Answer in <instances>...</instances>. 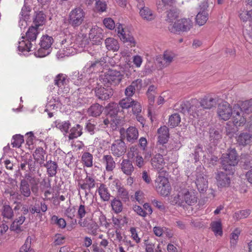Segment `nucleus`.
Masks as SVG:
<instances>
[{"label": "nucleus", "instance_id": "f704fd0d", "mask_svg": "<svg viewBox=\"0 0 252 252\" xmlns=\"http://www.w3.org/2000/svg\"><path fill=\"white\" fill-rule=\"evenodd\" d=\"M164 164V159L161 155L156 154L151 159V164L152 166L157 170H161Z\"/></svg>", "mask_w": 252, "mask_h": 252}, {"label": "nucleus", "instance_id": "6ab92c4d", "mask_svg": "<svg viewBox=\"0 0 252 252\" xmlns=\"http://www.w3.org/2000/svg\"><path fill=\"white\" fill-rule=\"evenodd\" d=\"M142 82L141 79L133 81L129 86L126 88L125 92L126 95L130 97L134 94L136 90H140L142 87Z\"/></svg>", "mask_w": 252, "mask_h": 252}, {"label": "nucleus", "instance_id": "9d476101", "mask_svg": "<svg viewBox=\"0 0 252 252\" xmlns=\"http://www.w3.org/2000/svg\"><path fill=\"white\" fill-rule=\"evenodd\" d=\"M116 31L122 41L131 47L135 46L136 41L133 35L127 29L124 28L122 24L117 25Z\"/></svg>", "mask_w": 252, "mask_h": 252}, {"label": "nucleus", "instance_id": "338daca9", "mask_svg": "<svg viewBox=\"0 0 252 252\" xmlns=\"http://www.w3.org/2000/svg\"><path fill=\"white\" fill-rule=\"evenodd\" d=\"M25 217L24 216H20L16 219L12 223L13 229H18L20 226L23 223L25 220Z\"/></svg>", "mask_w": 252, "mask_h": 252}, {"label": "nucleus", "instance_id": "8fccbe9b", "mask_svg": "<svg viewBox=\"0 0 252 252\" xmlns=\"http://www.w3.org/2000/svg\"><path fill=\"white\" fill-rule=\"evenodd\" d=\"M24 137L20 134H16L12 137L11 145L13 147L19 148L24 142Z\"/></svg>", "mask_w": 252, "mask_h": 252}, {"label": "nucleus", "instance_id": "473e14b6", "mask_svg": "<svg viewBox=\"0 0 252 252\" xmlns=\"http://www.w3.org/2000/svg\"><path fill=\"white\" fill-rule=\"evenodd\" d=\"M19 191L21 195L28 198L31 195V190L28 182L25 179H22L19 185Z\"/></svg>", "mask_w": 252, "mask_h": 252}, {"label": "nucleus", "instance_id": "39448f33", "mask_svg": "<svg viewBox=\"0 0 252 252\" xmlns=\"http://www.w3.org/2000/svg\"><path fill=\"white\" fill-rule=\"evenodd\" d=\"M86 14V12L81 6L72 8L68 15V24L74 29L78 28L84 23Z\"/></svg>", "mask_w": 252, "mask_h": 252}, {"label": "nucleus", "instance_id": "4be33fe9", "mask_svg": "<svg viewBox=\"0 0 252 252\" xmlns=\"http://www.w3.org/2000/svg\"><path fill=\"white\" fill-rule=\"evenodd\" d=\"M204 112L205 109H210L215 107L217 104V100L210 95H206L199 101Z\"/></svg>", "mask_w": 252, "mask_h": 252}, {"label": "nucleus", "instance_id": "37998d69", "mask_svg": "<svg viewBox=\"0 0 252 252\" xmlns=\"http://www.w3.org/2000/svg\"><path fill=\"white\" fill-rule=\"evenodd\" d=\"M252 138V135L250 134L243 133L239 136L237 142L240 145L245 146L250 144Z\"/></svg>", "mask_w": 252, "mask_h": 252}, {"label": "nucleus", "instance_id": "864d4df0", "mask_svg": "<svg viewBox=\"0 0 252 252\" xmlns=\"http://www.w3.org/2000/svg\"><path fill=\"white\" fill-rule=\"evenodd\" d=\"M90 211V210L88 207L83 204H80L77 211L78 217L80 219H82L83 218L85 217L87 214L89 213Z\"/></svg>", "mask_w": 252, "mask_h": 252}, {"label": "nucleus", "instance_id": "a878e982", "mask_svg": "<svg viewBox=\"0 0 252 252\" xmlns=\"http://www.w3.org/2000/svg\"><path fill=\"white\" fill-rule=\"evenodd\" d=\"M70 126V123L68 121H62L60 120L54 121L52 124V127H56L60 129L64 135L68 132Z\"/></svg>", "mask_w": 252, "mask_h": 252}, {"label": "nucleus", "instance_id": "49530a36", "mask_svg": "<svg viewBox=\"0 0 252 252\" xmlns=\"http://www.w3.org/2000/svg\"><path fill=\"white\" fill-rule=\"evenodd\" d=\"M99 63V61H95L94 62H90L83 68L82 71L84 74H90L94 70V68Z\"/></svg>", "mask_w": 252, "mask_h": 252}, {"label": "nucleus", "instance_id": "aec40b11", "mask_svg": "<svg viewBox=\"0 0 252 252\" xmlns=\"http://www.w3.org/2000/svg\"><path fill=\"white\" fill-rule=\"evenodd\" d=\"M195 184L200 192L205 191L208 188V181L206 176L202 174H198L196 175Z\"/></svg>", "mask_w": 252, "mask_h": 252}, {"label": "nucleus", "instance_id": "79ce46f5", "mask_svg": "<svg viewBox=\"0 0 252 252\" xmlns=\"http://www.w3.org/2000/svg\"><path fill=\"white\" fill-rule=\"evenodd\" d=\"M81 160L85 166L91 167L93 166V156L89 152H85L82 156Z\"/></svg>", "mask_w": 252, "mask_h": 252}, {"label": "nucleus", "instance_id": "2eb2a0df", "mask_svg": "<svg viewBox=\"0 0 252 252\" xmlns=\"http://www.w3.org/2000/svg\"><path fill=\"white\" fill-rule=\"evenodd\" d=\"M239 105H235L233 107V123L236 126H241L246 124V116L239 111Z\"/></svg>", "mask_w": 252, "mask_h": 252}, {"label": "nucleus", "instance_id": "4c0bfd02", "mask_svg": "<svg viewBox=\"0 0 252 252\" xmlns=\"http://www.w3.org/2000/svg\"><path fill=\"white\" fill-rule=\"evenodd\" d=\"M105 44L106 48L109 50L117 51L120 48L118 41L112 37L107 38L105 40Z\"/></svg>", "mask_w": 252, "mask_h": 252}, {"label": "nucleus", "instance_id": "680f3d73", "mask_svg": "<svg viewBox=\"0 0 252 252\" xmlns=\"http://www.w3.org/2000/svg\"><path fill=\"white\" fill-rule=\"evenodd\" d=\"M162 3L158 4V9L159 12H162L166 9L167 5H171L173 3L175 0H161Z\"/></svg>", "mask_w": 252, "mask_h": 252}, {"label": "nucleus", "instance_id": "a19ab883", "mask_svg": "<svg viewBox=\"0 0 252 252\" xmlns=\"http://www.w3.org/2000/svg\"><path fill=\"white\" fill-rule=\"evenodd\" d=\"M1 216L3 218L11 220L14 216V213L11 207L4 204L2 208Z\"/></svg>", "mask_w": 252, "mask_h": 252}, {"label": "nucleus", "instance_id": "393cba45", "mask_svg": "<svg viewBox=\"0 0 252 252\" xmlns=\"http://www.w3.org/2000/svg\"><path fill=\"white\" fill-rule=\"evenodd\" d=\"M120 168L123 173L127 176H130L134 170L132 162L128 159L122 160Z\"/></svg>", "mask_w": 252, "mask_h": 252}, {"label": "nucleus", "instance_id": "72a5a7b5", "mask_svg": "<svg viewBox=\"0 0 252 252\" xmlns=\"http://www.w3.org/2000/svg\"><path fill=\"white\" fill-rule=\"evenodd\" d=\"M48 205L44 201H40L39 203H36L34 205L30 208V212L32 214L35 213L39 214L41 212L45 213L47 211Z\"/></svg>", "mask_w": 252, "mask_h": 252}, {"label": "nucleus", "instance_id": "3c124183", "mask_svg": "<svg viewBox=\"0 0 252 252\" xmlns=\"http://www.w3.org/2000/svg\"><path fill=\"white\" fill-rule=\"evenodd\" d=\"M239 17L243 22L249 21L250 25H252V10L243 11L240 14Z\"/></svg>", "mask_w": 252, "mask_h": 252}, {"label": "nucleus", "instance_id": "7c9ffc66", "mask_svg": "<svg viewBox=\"0 0 252 252\" xmlns=\"http://www.w3.org/2000/svg\"><path fill=\"white\" fill-rule=\"evenodd\" d=\"M85 78L86 75L82 72L80 73L78 71H74L70 76L69 79L75 85L80 86L84 84Z\"/></svg>", "mask_w": 252, "mask_h": 252}, {"label": "nucleus", "instance_id": "a18cd8bd", "mask_svg": "<svg viewBox=\"0 0 252 252\" xmlns=\"http://www.w3.org/2000/svg\"><path fill=\"white\" fill-rule=\"evenodd\" d=\"M239 111L244 114L252 112V103L249 101L243 102L239 106Z\"/></svg>", "mask_w": 252, "mask_h": 252}, {"label": "nucleus", "instance_id": "bb28decb", "mask_svg": "<svg viewBox=\"0 0 252 252\" xmlns=\"http://www.w3.org/2000/svg\"><path fill=\"white\" fill-rule=\"evenodd\" d=\"M95 181L92 176H87L82 184L79 183V186L80 188L84 190L87 194V190L90 191L91 189H94L95 186Z\"/></svg>", "mask_w": 252, "mask_h": 252}, {"label": "nucleus", "instance_id": "20e7f679", "mask_svg": "<svg viewBox=\"0 0 252 252\" xmlns=\"http://www.w3.org/2000/svg\"><path fill=\"white\" fill-rule=\"evenodd\" d=\"M171 202L173 204H178L180 206H184L185 204L192 205L197 202V197L193 191H189L184 189H181L171 199Z\"/></svg>", "mask_w": 252, "mask_h": 252}, {"label": "nucleus", "instance_id": "09e8293b", "mask_svg": "<svg viewBox=\"0 0 252 252\" xmlns=\"http://www.w3.org/2000/svg\"><path fill=\"white\" fill-rule=\"evenodd\" d=\"M225 129L226 134L232 136L234 133L238 131V127L232 122L229 121L226 123Z\"/></svg>", "mask_w": 252, "mask_h": 252}, {"label": "nucleus", "instance_id": "774afa93", "mask_svg": "<svg viewBox=\"0 0 252 252\" xmlns=\"http://www.w3.org/2000/svg\"><path fill=\"white\" fill-rule=\"evenodd\" d=\"M103 22L104 25L108 29L112 30L114 29L115 26V22L111 18H105Z\"/></svg>", "mask_w": 252, "mask_h": 252}, {"label": "nucleus", "instance_id": "dca6fc26", "mask_svg": "<svg viewBox=\"0 0 252 252\" xmlns=\"http://www.w3.org/2000/svg\"><path fill=\"white\" fill-rule=\"evenodd\" d=\"M95 96L99 99L102 100H107L110 98L113 94L112 89L107 87H98L94 90Z\"/></svg>", "mask_w": 252, "mask_h": 252}, {"label": "nucleus", "instance_id": "9b49d317", "mask_svg": "<svg viewBox=\"0 0 252 252\" xmlns=\"http://www.w3.org/2000/svg\"><path fill=\"white\" fill-rule=\"evenodd\" d=\"M155 188L157 191L163 196H168L171 190V187L167 178L158 176L155 180Z\"/></svg>", "mask_w": 252, "mask_h": 252}, {"label": "nucleus", "instance_id": "c756f323", "mask_svg": "<svg viewBox=\"0 0 252 252\" xmlns=\"http://www.w3.org/2000/svg\"><path fill=\"white\" fill-rule=\"evenodd\" d=\"M233 114V110L232 111L230 104L226 101L221 102V120L226 121Z\"/></svg>", "mask_w": 252, "mask_h": 252}, {"label": "nucleus", "instance_id": "e433bc0d", "mask_svg": "<svg viewBox=\"0 0 252 252\" xmlns=\"http://www.w3.org/2000/svg\"><path fill=\"white\" fill-rule=\"evenodd\" d=\"M97 191L103 201H107L110 199L111 195L105 184H101L97 189Z\"/></svg>", "mask_w": 252, "mask_h": 252}, {"label": "nucleus", "instance_id": "b1692460", "mask_svg": "<svg viewBox=\"0 0 252 252\" xmlns=\"http://www.w3.org/2000/svg\"><path fill=\"white\" fill-rule=\"evenodd\" d=\"M46 152L42 147L36 148L32 154L34 159L36 161L37 163L40 167H43L45 163L44 156Z\"/></svg>", "mask_w": 252, "mask_h": 252}, {"label": "nucleus", "instance_id": "f257e3e1", "mask_svg": "<svg viewBox=\"0 0 252 252\" xmlns=\"http://www.w3.org/2000/svg\"><path fill=\"white\" fill-rule=\"evenodd\" d=\"M238 162V155L235 149L221 156V187H228L230 184V176L235 171L234 166Z\"/></svg>", "mask_w": 252, "mask_h": 252}, {"label": "nucleus", "instance_id": "6e6552de", "mask_svg": "<svg viewBox=\"0 0 252 252\" xmlns=\"http://www.w3.org/2000/svg\"><path fill=\"white\" fill-rule=\"evenodd\" d=\"M67 42V39H65L62 41L61 44L63 46V49H66V50H64L65 53H64L65 55H68L72 53L73 48L76 45L77 46L80 47L83 49H88L90 46H89V40L86 35L83 34L78 35L75 40V43L73 46L67 47L64 44Z\"/></svg>", "mask_w": 252, "mask_h": 252}, {"label": "nucleus", "instance_id": "0eeeda50", "mask_svg": "<svg viewBox=\"0 0 252 252\" xmlns=\"http://www.w3.org/2000/svg\"><path fill=\"white\" fill-rule=\"evenodd\" d=\"M103 30L96 26L93 27L90 31L89 36L90 39L92 41V45L90 46V50L92 49L95 51H98L100 47L98 46V45L101 43V40L103 38Z\"/></svg>", "mask_w": 252, "mask_h": 252}, {"label": "nucleus", "instance_id": "cd10ccee", "mask_svg": "<svg viewBox=\"0 0 252 252\" xmlns=\"http://www.w3.org/2000/svg\"><path fill=\"white\" fill-rule=\"evenodd\" d=\"M138 8L140 9V15L143 19L150 21L155 19V14L149 7H146L144 5L143 6H139Z\"/></svg>", "mask_w": 252, "mask_h": 252}, {"label": "nucleus", "instance_id": "f03ea898", "mask_svg": "<svg viewBox=\"0 0 252 252\" xmlns=\"http://www.w3.org/2000/svg\"><path fill=\"white\" fill-rule=\"evenodd\" d=\"M176 109L184 114H188L190 117H192L191 119H200L204 114L199 100L196 99H191L189 101L182 102Z\"/></svg>", "mask_w": 252, "mask_h": 252}, {"label": "nucleus", "instance_id": "ddd939ff", "mask_svg": "<svg viewBox=\"0 0 252 252\" xmlns=\"http://www.w3.org/2000/svg\"><path fill=\"white\" fill-rule=\"evenodd\" d=\"M127 147L121 139L115 140L110 147L111 153L115 157L120 158L126 153Z\"/></svg>", "mask_w": 252, "mask_h": 252}, {"label": "nucleus", "instance_id": "f3484780", "mask_svg": "<svg viewBox=\"0 0 252 252\" xmlns=\"http://www.w3.org/2000/svg\"><path fill=\"white\" fill-rule=\"evenodd\" d=\"M83 92L84 91L80 88L73 94L71 98L74 105L80 106L86 103L87 101L86 95L83 93Z\"/></svg>", "mask_w": 252, "mask_h": 252}, {"label": "nucleus", "instance_id": "4d7b16f0", "mask_svg": "<svg viewBox=\"0 0 252 252\" xmlns=\"http://www.w3.org/2000/svg\"><path fill=\"white\" fill-rule=\"evenodd\" d=\"M89 233L91 235L95 236L97 234L98 226L97 224L93 221H91L88 223V226L87 227Z\"/></svg>", "mask_w": 252, "mask_h": 252}, {"label": "nucleus", "instance_id": "f8f14e48", "mask_svg": "<svg viewBox=\"0 0 252 252\" xmlns=\"http://www.w3.org/2000/svg\"><path fill=\"white\" fill-rule=\"evenodd\" d=\"M192 26L193 22L189 18H183L175 22L172 28H169V30L173 32H187L192 27Z\"/></svg>", "mask_w": 252, "mask_h": 252}, {"label": "nucleus", "instance_id": "de8ad7c7", "mask_svg": "<svg viewBox=\"0 0 252 252\" xmlns=\"http://www.w3.org/2000/svg\"><path fill=\"white\" fill-rule=\"evenodd\" d=\"M175 57V54L172 51H166L164 52L163 56V59L165 62V64L163 66H166L169 65L173 60Z\"/></svg>", "mask_w": 252, "mask_h": 252}, {"label": "nucleus", "instance_id": "58836bf2", "mask_svg": "<svg viewBox=\"0 0 252 252\" xmlns=\"http://www.w3.org/2000/svg\"><path fill=\"white\" fill-rule=\"evenodd\" d=\"M69 79L67 76L64 74H59L57 75L54 79L55 85L61 88L67 84Z\"/></svg>", "mask_w": 252, "mask_h": 252}, {"label": "nucleus", "instance_id": "c9c22d12", "mask_svg": "<svg viewBox=\"0 0 252 252\" xmlns=\"http://www.w3.org/2000/svg\"><path fill=\"white\" fill-rule=\"evenodd\" d=\"M82 130L83 127L81 125L79 124L75 125L70 129L68 139L72 140L80 136L83 133Z\"/></svg>", "mask_w": 252, "mask_h": 252}, {"label": "nucleus", "instance_id": "2f4dec72", "mask_svg": "<svg viewBox=\"0 0 252 252\" xmlns=\"http://www.w3.org/2000/svg\"><path fill=\"white\" fill-rule=\"evenodd\" d=\"M158 142L161 144H164L168 141L169 138V130L167 126H161L158 130Z\"/></svg>", "mask_w": 252, "mask_h": 252}, {"label": "nucleus", "instance_id": "412c9836", "mask_svg": "<svg viewBox=\"0 0 252 252\" xmlns=\"http://www.w3.org/2000/svg\"><path fill=\"white\" fill-rule=\"evenodd\" d=\"M43 166L46 167L47 174L49 177H53L56 175L58 168L56 161L52 160H47Z\"/></svg>", "mask_w": 252, "mask_h": 252}, {"label": "nucleus", "instance_id": "bf43d9fd", "mask_svg": "<svg viewBox=\"0 0 252 252\" xmlns=\"http://www.w3.org/2000/svg\"><path fill=\"white\" fill-rule=\"evenodd\" d=\"M31 12V8L29 6L26 5H24L22 7L21 12L20 14V17L26 20H29L30 19V13Z\"/></svg>", "mask_w": 252, "mask_h": 252}, {"label": "nucleus", "instance_id": "052dcab7", "mask_svg": "<svg viewBox=\"0 0 252 252\" xmlns=\"http://www.w3.org/2000/svg\"><path fill=\"white\" fill-rule=\"evenodd\" d=\"M37 164L36 161L34 159H32L31 157L28 159V167L30 172L34 173L35 172L37 168Z\"/></svg>", "mask_w": 252, "mask_h": 252}, {"label": "nucleus", "instance_id": "5701e85b", "mask_svg": "<svg viewBox=\"0 0 252 252\" xmlns=\"http://www.w3.org/2000/svg\"><path fill=\"white\" fill-rule=\"evenodd\" d=\"M33 25L37 29L45 24L46 22V15L42 11H37L35 13L33 17Z\"/></svg>", "mask_w": 252, "mask_h": 252}, {"label": "nucleus", "instance_id": "423d86ee", "mask_svg": "<svg viewBox=\"0 0 252 252\" xmlns=\"http://www.w3.org/2000/svg\"><path fill=\"white\" fill-rule=\"evenodd\" d=\"M123 76V74L120 71L110 69L100 76V80L104 85H107V87L109 85L115 86L121 82Z\"/></svg>", "mask_w": 252, "mask_h": 252}, {"label": "nucleus", "instance_id": "c03bdc74", "mask_svg": "<svg viewBox=\"0 0 252 252\" xmlns=\"http://www.w3.org/2000/svg\"><path fill=\"white\" fill-rule=\"evenodd\" d=\"M181 122V117L178 113L171 115L169 118L168 126L173 128L179 125Z\"/></svg>", "mask_w": 252, "mask_h": 252}, {"label": "nucleus", "instance_id": "13d9d810", "mask_svg": "<svg viewBox=\"0 0 252 252\" xmlns=\"http://www.w3.org/2000/svg\"><path fill=\"white\" fill-rule=\"evenodd\" d=\"M32 238L30 236H28L24 244L20 249L19 252H28L31 249L32 244Z\"/></svg>", "mask_w": 252, "mask_h": 252}, {"label": "nucleus", "instance_id": "0e129e2a", "mask_svg": "<svg viewBox=\"0 0 252 252\" xmlns=\"http://www.w3.org/2000/svg\"><path fill=\"white\" fill-rule=\"evenodd\" d=\"M138 149L136 146H131L127 153V157L129 158H133L136 157L138 154Z\"/></svg>", "mask_w": 252, "mask_h": 252}, {"label": "nucleus", "instance_id": "e2e57ef3", "mask_svg": "<svg viewBox=\"0 0 252 252\" xmlns=\"http://www.w3.org/2000/svg\"><path fill=\"white\" fill-rule=\"evenodd\" d=\"M250 213L249 210H241L236 212L233 218L236 220H239L247 218L250 215Z\"/></svg>", "mask_w": 252, "mask_h": 252}, {"label": "nucleus", "instance_id": "c85d7f7f", "mask_svg": "<svg viewBox=\"0 0 252 252\" xmlns=\"http://www.w3.org/2000/svg\"><path fill=\"white\" fill-rule=\"evenodd\" d=\"M101 161L105 165L107 171H112L116 167L115 161L110 155H103Z\"/></svg>", "mask_w": 252, "mask_h": 252}, {"label": "nucleus", "instance_id": "69168bd1", "mask_svg": "<svg viewBox=\"0 0 252 252\" xmlns=\"http://www.w3.org/2000/svg\"><path fill=\"white\" fill-rule=\"evenodd\" d=\"M240 233V231L238 229H235L232 233L230 238V243L232 246H234L236 245Z\"/></svg>", "mask_w": 252, "mask_h": 252}, {"label": "nucleus", "instance_id": "4468645a", "mask_svg": "<svg viewBox=\"0 0 252 252\" xmlns=\"http://www.w3.org/2000/svg\"><path fill=\"white\" fill-rule=\"evenodd\" d=\"M208 5L207 2L204 1L199 6V11L196 16L195 21L199 26L204 25L208 19Z\"/></svg>", "mask_w": 252, "mask_h": 252}, {"label": "nucleus", "instance_id": "5fc2aeb1", "mask_svg": "<svg viewBox=\"0 0 252 252\" xmlns=\"http://www.w3.org/2000/svg\"><path fill=\"white\" fill-rule=\"evenodd\" d=\"M111 206L113 210L116 213L121 212L123 210V205L121 201L118 199L115 198L111 202Z\"/></svg>", "mask_w": 252, "mask_h": 252}, {"label": "nucleus", "instance_id": "603ef678", "mask_svg": "<svg viewBox=\"0 0 252 252\" xmlns=\"http://www.w3.org/2000/svg\"><path fill=\"white\" fill-rule=\"evenodd\" d=\"M134 100L129 97H126L120 101L119 104L123 109H127L131 106Z\"/></svg>", "mask_w": 252, "mask_h": 252}, {"label": "nucleus", "instance_id": "a211bd4d", "mask_svg": "<svg viewBox=\"0 0 252 252\" xmlns=\"http://www.w3.org/2000/svg\"><path fill=\"white\" fill-rule=\"evenodd\" d=\"M138 136V129L134 126H130L126 129L124 137L127 142L133 144L137 140Z\"/></svg>", "mask_w": 252, "mask_h": 252}, {"label": "nucleus", "instance_id": "1a4fd4ad", "mask_svg": "<svg viewBox=\"0 0 252 252\" xmlns=\"http://www.w3.org/2000/svg\"><path fill=\"white\" fill-rule=\"evenodd\" d=\"M53 42L51 36L47 35H43L40 42V48L35 53V55L42 58L49 55L51 52V46Z\"/></svg>", "mask_w": 252, "mask_h": 252}, {"label": "nucleus", "instance_id": "7ed1b4c3", "mask_svg": "<svg viewBox=\"0 0 252 252\" xmlns=\"http://www.w3.org/2000/svg\"><path fill=\"white\" fill-rule=\"evenodd\" d=\"M39 32V29L33 26L30 27L26 33V36H22V40L19 41L18 50L22 52L34 50L36 48L35 41Z\"/></svg>", "mask_w": 252, "mask_h": 252}, {"label": "nucleus", "instance_id": "ea45409f", "mask_svg": "<svg viewBox=\"0 0 252 252\" xmlns=\"http://www.w3.org/2000/svg\"><path fill=\"white\" fill-rule=\"evenodd\" d=\"M103 110V107L98 103H94L91 105L88 109V113L93 117L99 116Z\"/></svg>", "mask_w": 252, "mask_h": 252}, {"label": "nucleus", "instance_id": "6e6d98bb", "mask_svg": "<svg viewBox=\"0 0 252 252\" xmlns=\"http://www.w3.org/2000/svg\"><path fill=\"white\" fill-rule=\"evenodd\" d=\"M211 228L216 236L220 235V220H218L211 222Z\"/></svg>", "mask_w": 252, "mask_h": 252}]
</instances>
